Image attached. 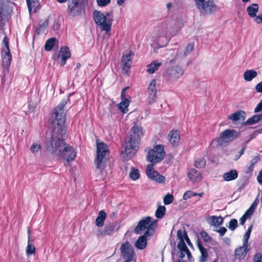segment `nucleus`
<instances>
[{
    "label": "nucleus",
    "instance_id": "nucleus-23",
    "mask_svg": "<svg viewBox=\"0 0 262 262\" xmlns=\"http://www.w3.org/2000/svg\"><path fill=\"white\" fill-rule=\"evenodd\" d=\"M150 236V235H145V234L140 236L135 244L136 247L140 250L144 249L147 245L146 237Z\"/></svg>",
    "mask_w": 262,
    "mask_h": 262
},
{
    "label": "nucleus",
    "instance_id": "nucleus-25",
    "mask_svg": "<svg viewBox=\"0 0 262 262\" xmlns=\"http://www.w3.org/2000/svg\"><path fill=\"white\" fill-rule=\"evenodd\" d=\"M197 245L201 253L199 262H206L208 256L206 249L204 248L200 242H198Z\"/></svg>",
    "mask_w": 262,
    "mask_h": 262
},
{
    "label": "nucleus",
    "instance_id": "nucleus-17",
    "mask_svg": "<svg viewBox=\"0 0 262 262\" xmlns=\"http://www.w3.org/2000/svg\"><path fill=\"white\" fill-rule=\"evenodd\" d=\"M120 228V224L115 222L110 223L105 226L103 233L106 235H110L116 232Z\"/></svg>",
    "mask_w": 262,
    "mask_h": 262
},
{
    "label": "nucleus",
    "instance_id": "nucleus-11",
    "mask_svg": "<svg viewBox=\"0 0 262 262\" xmlns=\"http://www.w3.org/2000/svg\"><path fill=\"white\" fill-rule=\"evenodd\" d=\"M120 250L123 257L126 258V260H129V262H130L133 258L134 252L128 241L122 244Z\"/></svg>",
    "mask_w": 262,
    "mask_h": 262
},
{
    "label": "nucleus",
    "instance_id": "nucleus-50",
    "mask_svg": "<svg viewBox=\"0 0 262 262\" xmlns=\"http://www.w3.org/2000/svg\"><path fill=\"white\" fill-rule=\"evenodd\" d=\"M194 48V44L193 43H189L186 46L184 54L185 56H186L187 54L190 53L193 49Z\"/></svg>",
    "mask_w": 262,
    "mask_h": 262
},
{
    "label": "nucleus",
    "instance_id": "nucleus-59",
    "mask_svg": "<svg viewBox=\"0 0 262 262\" xmlns=\"http://www.w3.org/2000/svg\"><path fill=\"white\" fill-rule=\"evenodd\" d=\"M258 203V200L257 199V198H256L254 200V201L253 202V203H252V204L251 205V206L249 208L251 209L253 211H254V210L257 206Z\"/></svg>",
    "mask_w": 262,
    "mask_h": 262
},
{
    "label": "nucleus",
    "instance_id": "nucleus-60",
    "mask_svg": "<svg viewBox=\"0 0 262 262\" xmlns=\"http://www.w3.org/2000/svg\"><path fill=\"white\" fill-rule=\"evenodd\" d=\"M104 16H106V18H111L112 19V23L113 20V11H111L110 12H107L104 14Z\"/></svg>",
    "mask_w": 262,
    "mask_h": 262
},
{
    "label": "nucleus",
    "instance_id": "nucleus-24",
    "mask_svg": "<svg viewBox=\"0 0 262 262\" xmlns=\"http://www.w3.org/2000/svg\"><path fill=\"white\" fill-rule=\"evenodd\" d=\"M238 177L237 171L232 169L223 174V179L226 181H230L236 179Z\"/></svg>",
    "mask_w": 262,
    "mask_h": 262
},
{
    "label": "nucleus",
    "instance_id": "nucleus-13",
    "mask_svg": "<svg viewBox=\"0 0 262 262\" xmlns=\"http://www.w3.org/2000/svg\"><path fill=\"white\" fill-rule=\"evenodd\" d=\"M70 57L71 52L69 48L67 46L61 47L60 49L59 53L57 57L60 66H64L67 60L69 59Z\"/></svg>",
    "mask_w": 262,
    "mask_h": 262
},
{
    "label": "nucleus",
    "instance_id": "nucleus-52",
    "mask_svg": "<svg viewBox=\"0 0 262 262\" xmlns=\"http://www.w3.org/2000/svg\"><path fill=\"white\" fill-rule=\"evenodd\" d=\"M111 0H97V4L99 7H105L111 3Z\"/></svg>",
    "mask_w": 262,
    "mask_h": 262
},
{
    "label": "nucleus",
    "instance_id": "nucleus-64",
    "mask_svg": "<svg viewBox=\"0 0 262 262\" xmlns=\"http://www.w3.org/2000/svg\"><path fill=\"white\" fill-rule=\"evenodd\" d=\"M255 21L258 24L261 23L262 22V15L256 16L255 18Z\"/></svg>",
    "mask_w": 262,
    "mask_h": 262
},
{
    "label": "nucleus",
    "instance_id": "nucleus-27",
    "mask_svg": "<svg viewBox=\"0 0 262 262\" xmlns=\"http://www.w3.org/2000/svg\"><path fill=\"white\" fill-rule=\"evenodd\" d=\"M162 63L158 60L152 61L147 66V72L149 74L154 73L161 66Z\"/></svg>",
    "mask_w": 262,
    "mask_h": 262
},
{
    "label": "nucleus",
    "instance_id": "nucleus-53",
    "mask_svg": "<svg viewBox=\"0 0 262 262\" xmlns=\"http://www.w3.org/2000/svg\"><path fill=\"white\" fill-rule=\"evenodd\" d=\"M200 234L205 242H208L210 241L211 237L206 231H201Z\"/></svg>",
    "mask_w": 262,
    "mask_h": 262
},
{
    "label": "nucleus",
    "instance_id": "nucleus-14",
    "mask_svg": "<svg viewBox=\"0 0 262 262\" xmlns=\"http://www.w3.org/2000/svg\"><path fill=\"white\" fill-rule=\"evenodd\" d=\"M156 85V81L155 79H152L147 89L148 103L150 104L154 103L157 98V89Z\"/></svg>",
    "mask_w": 262,
    "mask_h": 262
},
{
    "label": "nucleus",
    "instance_id": "nucleus-43",
    "mask_svg": "<svg viewBox=\"0 0 262 262\" xmlns=\"http://www.w3.org/2000/svg\"><path fill=\"white\" fill-rule=\"evenodd\" d=\"M173 201V196L169 193L167 194L163 199V202L165 205H169L172 203Z\"/></svg>",
    "mask_w": 262,
    "mask_h": 262
},
{
    "label": "nucleus",
    "instance_id": "nucleus-29",
    "mask_svg": "<svg viewBox=\"0 0 262 262\" xmlns=\"http://www.w3.org/2000/svg\"><path fill=\"white\" fill-rule=\"evenodd\" d=\"M28 7L30 12H36L39 6L38 0H26Z\"/></svg>",
    "mask_w": 262,
    "mask_h": 262
},
{
    "label": "nucleus",
    "instance_id": "nucleus-46",
    "mask_svg": "<svg viewBox=\"0 0 262 262\" xmlns=\"http://www.w3.org/2000/svg\"><path fill=\"white\" fill-rule=\"evenodd\" d=\"M237 227V221L236 219H231L229 223L228 228L231 231L234 230Z\"/></svg>",
    "mask_w": 262,
    "mask_h": 262
},
{
    "label": "nucleus",
    "instance_id": "nucleus-28",
    "mask_svg": "<svg viewBox=\"0 0 262 262\" xmlns=\"http://www.w3.org/2000/svg\"><path fill=\"white\" fill-rule=\"evenodd\" d=\"M93 17L95 24L97 25L100 23L101 21L105 20L106 16H104V14L101 12L97 10H95L93 12Z\"/></svg>",
    "mask_w": 262,
    "mask_h": 262
},
{
    "label": "nucleus",
    "instance_id": "nucleus-30",
    "mask_svg": "<svg viewBox=\"0 0 262 262\" xmlns=\"http://www.w3.org/2000/svg\"><path fill=\"white\" fill-rule=\"evenodd\" d=\"M258 10V5L257 4H252L247 9L249 15L253 18L256 17V13Z\"/></svg>",
    "mask_w": 262,
    "mask_h": 262
},
{
    "label": "nucleus",
    "instance_id": "nucleus-62",
    "mask_svg": "<svg viewBox=\"0 0 262 262\" xmlns=\"http://www.w3.org/2000/svg\"><path fill=\"white\" fill-rule=\"evenodd\" d=\"M253 211L250 209V208H249L246 211V212L244 213V215H245V216H246L247 217H250L251 214H252Z\"/></svg>",
    "mask_w": 262,
    "mask_h": 262
},
{
    "label": "nucleus",
    "instance_id": "nucleus-37",
    "mask_svg": "<svg viewBox=\"0 0 262 262\" xmlns=\"http://www.w3.org/2000/svg\"><path fill=\"white\" fill-rule=\"evenodd\" d=\"M9 52H10V49L9 47V39L8 37L5 36L4 38H3V41H2V52H7L9 53Z\"/></svg>",
    "mask_w": 262,
    "mask_h": 262
},
{
    "label": "nucleus",
    "instance_id": "nucleus-58",
    "mask_svg": "<svg viewBox=\"0 0 262 262\" xmlns=\"http://www.w3.org/2000/svg\"><path fill=\"white\" fill-rule=\"evenodd\" d=\"M256 92L262 94V81L258 83L255 86Z\"/></svg>",
    "mask_w": 262,
    "mask_h": 262
},
{
    "label": "nucleus",
    "instance_id": "nucleus-36",
    "mask_svg": "<svg viewBox=\"0 0 262 262\" xmlns=\"http://www.w3.org/2000/svg\"><path fill=\"white\" fill-rule=\"evenodd\" d=\"M166 208L164 206H159L156 211L155 215L157 218L161 219L165 214Z\"/></svg>",
    "mask_w": 262,
    "mask_h": 262
},
{
    "label": "nucleus",
    "instance_id": "nucleus-35",
    "mask_svg": "<svg viewBox=\"0 0 262 262\" xmlns=\"http://www.w3.org/2000/svg\"><path fill=\"white\" fill-rule=\"evenodd\" d=\"M56 41L55 38H51L48 39L45 43V50L47 51L51 50Z\"/></svg>",
    "mask_w": 262,
    "mask_h": 262
},
{
    "label": "nucleus",
    "instance_id": "nucleus-34",
    "mask_svg": "<svg viewBox=\"0 0 262 262\" xmlns=\"http://www.w3.org/2000/svg\"><path fill=\"white\" fill-rule=\"evenodd\" d=\"M33 240L31 239V236H28V245L26 248V253L27 255L33 254L35 253V247L32 244Z\"/></svg>",
    "mask_w": 262,
    "mask_h": 262
},
{
    "label": "nucleus",
    "instance_id": "nucleus-32",
    "mask_svg": "<svg viewBox=\"0 0 262 262\" xmlns=\"http://www.w3.org/2000/svg\"><path fill=\"white\" fill-rule=\"evenodd\" d=\"M261 119H262V114H256L249 118L245 122V124L246 125L254 124L258 122Z\"/></svg>",
    "mask_w": 262,
    "mask_h": 262
},
{
    "label": "nucleus",
    "instance_id": "nucleus-3",
    "mask_svg": "<svg viewBox=\"0 0 262 262\" xmlns=\"http://www.w3.org/2000/svg\"><path fill=\"white\" fill-rule=\"evenodd\" d=\"M157 228V221L152 220L150 216H147L139 222L134 232L135 233L139 234L146 229L144 232L145 235H152Z\"/></svg>",
    "mask_w": 262,
    "mask_h": 262
},
{
    "label": "nucleus",
    "instance_id": "nucleus-5",
    "mask_svg": "<svg viewBox=\"0 0 262 262\" xmlns=\"http://www.w3.org/2000/svg\"><path fill=\"white\" fill-rule=\"evenodd\" d=\"M197 8L201 14L208 15L214 13L216 6L213 0H194Z\"/></svg>",
    "mask_w": 262,
    "mask_h": 262
},
{
    "label": "nucleus",
    "instance_id": "nucleus-15",
    "mask_svg": "<svg viewBox=\"0 0 262 262\" xmlns=\"http://www.w3.org/2000/svg\"><path fill=\"white\" fill-rule=\"evenodd\" d=\"M246 118V113L243 111H238L228 116V119L231 120L233 124L243 122Z\"/></svg>",
    "mask_w": 262,
    "mask_h": 262
},
{
    "label": "nucleus",
    "instance_id": "nucleus-19",
    "mask_svg": "<svg viewBox=\"0 0 262 262\" xmlns=\"http://www.w3.org/2000/svg\"><path fill=\"white\" fill-rule=\"evenodd\" d=\"M101 31H104L107 35H108L111 30L112 26V19L111 18H106L105 20L101 21V22L97 25Z\"/></svg>",
    "mask_w": 262,
    "mask_h": 262
},
{
    "label": "nucleus",
    "instance_id": "nucleus-10",
    "mask_svg": "<svg viewBox=\"0 0 262 262\" xmlns=\"http://www.w3.org/2000/svg\"><path fill=\"white\" fill-rule=\"evenodd\" d=\"M61 154L58 157H62L67 162L73 161L76 156V152L73 147L65 143L61 149Z\"/></svg>",
    "mask_w": 262,
    "mask_h": 262
},
{
    "label": "nucleus",
    "instance_id": "nucleus-22",
    "mask_svg": "<svg viewBox=\"0 0 262 262\" xmlns=\"http://www.w3.org/2000/svg\"><path fill=\"white\" fill-rule=\"evenodd\" d=\"M177 236L180 239V242H179L177 246L178 249L181 251L185 252L188 250V248L185 243L184 237L182 235V231L181 229L177 231Z\"/></svg>",
    "mask_w": 262,
    "mask_h": 262
},
{
    "label": "nucleus",
    "instance_id": "nucleus-57",
    "mask_svg": "<svg viewBox=\"0 0 262 262\" xmlns=\"http://www.w3.org/2000/svg\"><path fill=\"white\" fill-rule=\"evenodd\" d=\"M227 231V229L225 227H221L220 229L216 230V232L220 233L221 236L224 235Z\"/></svg>",
    "mask_w": 262,
    "mask_h": 262
},
{
    "label": "nucleus",
    "instance_id": "nucleus-56",
    "mask_svg": "<svg viewBox=\"0 0 262 262\" xmlns=\"http://www.w3.org/2000/svg\"><path fill=\"white\" fill-rule=\"evenodd\" d=\"M262 111V99L257 104L256 107L254 109L255 113H258Z\"/></svg>",
    "mask_w": 262,
    "mask_h": 262
},
{
    "label": "nucleus",
    "instance_id": "nucleus-44",
    "mask_svg": "<svg viewBox=\"0 0 262 262\" xmlns=\"http://www.w3.org/2000/svg\"><path fill=\"white\" fill-rule=\"evenodd\" d=\"M41 149L40 144L36 143H34L30 147V150L33 154L37 153Z\"/></svg>",
    "mask_w": 262,
    "mask_h": 262
},
{
    "label": "nucleus",
    "instance_id": "nucleus-18",
    "mask_svg": "<svg viewBox=\"0 0 262 262\" xmlns=\"http://www.w3.org/2000/svg\"><path fill=\"white\" fill-rule=\"evenodd\" d=\"M187 175L188 178L193 183L200 182L202 180V176L200 172L194 168L188 169Z\"/></svg>",
    "mask_w": 262,
    "mask_h": 262
},
{
    "label": "nucleus",
    "instance_id": "nucleus-48",
    "mask_svg": "<svg viewBox=\"0 0 262 262\" xmlns=\"http://www.w3.org/2000/svg\"><path fill=\"white\" fill-rule=\"evenodd\" d=\"M259 160V157L256 156L250 161V165L248 167L249 170H252L253 168L254 165L257 163Z\"/></svg>",
    "mask_w": 262,
    "mask_h": 262
},
{
    "label": "nucleus",
    "instance_id": "nucleus-21",
    "mask_svg": "<svg viewBox=\"0 0 262 262\" xmlns=\"http://www.w3.org/2000/svg\"><path fill=\"white\" fill-rule=\"evenodd\" d=\"M248 250L249 249L247 248V246H244V244H243L242 246L239 247L235 250V258H244L246 256Z\"/></svg>",
    "mask_w": 262,
    "mask_h": 262
},
{
    "label": "nucleus",
    "instance_id": "nucleus-16",
    "mask_svg": "<svg viewBox=\"0 0 262 262\" xmlns=\"http://www.w3.org/2000/svg\"><path fill=\"white\" fill-rule=\"evenodd\" d=\"M168 138L171 145L178 146L180 141V137L178 130L172 129L168 134Z\"/></svg>",
    "mask_w": 262,
    "mask_h": 262
},
{
    "label": "nucleus",
    "instance_id": "nucleus-41",
    "mask_svg": "<svg viewBox=\"0 0 262 262\" xmlns=\"http://www.w3.org/2000/svg\"><path fill=\"white\" fill-rule=\"evenodd\" d=\"M252 226H251L246 231L243 239L244 246H247L248 240L251 232Z\"/></svg>",
    "mask_w": 262,
    "mask_h": 262
},
{
    "label": "nucleus",
    "instance_id": "nucleus-8",
    "mask_svg": "<svg viewBox=\"0 0 262 262\" xmlns=\"http://www.w3.org/2000/svg\"><path fill=\"white\" fill-rule=\"evenodd\" d=\"M236 132L233 129H227L223 132L220 137L215 140L216 145L222 146L228 143L236 137Z\"/></svg>",
    "mask_w": 262,
    "mask_h": 262
},
{
    "label": "nucleus",
    "instance_id": "nucleus-51",
    "mask_svg": "<svg viewBox=\"0 0 262 262\" xmlns=\"http://www.w3.org/2000/svg\"><path fill=\"white\" fill-rule=\"evenodd\" d=\"M7 15L2 10H0V26L3 25L4 23L7 20Z\"/></svg>",
    "mask_w": 262,
    "mask_h": 262
},
{
    "label": "nucleus",
    "instance_id": "nucleus-12",
    "mask_svg": "<svg viewBox=\"0 0 262 262\" xmlns=\"http://www.w3.org/2000/svg\"><path fill=\"white\" fill-rule=\"evenodd\" d=\"M154 165L150 164L147 165L146 172L147 176L151 180L158 183H163L165 181V178L164 176L160 175L158 172L154 169Z\"/></svg>",
    "mask_w": 262,
    "mask_h": 262
},
{
    "label": "nucleus",
    "instance_id": "nucleus-61",
    "mask_svg": "<svg viewBox=\"0 0 262 262\" xmlns=\"http://www.w3.org/2000/svg\"><path fill=\"white\" fill-rule=\"evenodd\" d=\"M258 182L262 185V169L259 172L257 177Z\"/></svg>",
    "mask_w": 262,
    "mask_h": 262
},
{
    "label": "nucleus",
    "instance_id": "nucleus-54",
    "mask_svg": "<svg viewBox=\"0 0 262 262\" xmlns=\"http://www.w3.org/2000/svg\"><path fill=\"white\" fill-rule=\"evenodd\" d=\"M182 235L184 237V240L185 239L187 243L188 244V245L189 246H192V243H191L190 242V240L189 239L188 235H187V232L185 230H184L183 231H182Z\"/></svg>",
    "mask_w": 262,
    "mask_h": 262
},
{
    "label": "nucleus",
    "instance_id": "nucleus-40",
    "mask_svg": "<svg viewBox=\"0 0 262 262\" xmlns=\"http://www.w3.org/2000/svg\"><path fill=\"white\" fill-rule=\"evenodd\" d=\"M211 218L213 226H220L223 223L224 219L221 216H212Z\"/></svg>",
    "mask_w": 262,
    "mask_h": 262
},
{
    "label": "nucleus",
    "instance_id": "nucleus-7",
    "mask_svg": "<svg viewBox=\"0 0 262 262\" xmlns=\"http://www.w3.org/2000/svg\"><path fill=\"white\" fill-rule=\"evenodd\" d=\"M165 156L163 146L159 145L148 151L147 158L150 162L157 163L161 161Z\"/></svg>",
    "mask_w": 262,
    "mask_h": 262
},
{
    "label": "nucleus",
    "instance_id": "nucleus-2",
    "mask_svg": "<svg viewBox=\"0 0 262 262\" xmlns=\"http://www.w3.org/2000/svg\"><path fill=\"white\" fill-rule=\"evenodd\" d=\"M132 133L127 136L125 139V148L122 154L125 160L130 159L137 150L140 141V137L142 135V130L137 125L132 128Z\"/></svg>",
    "mask_w": 262,
    "mask_h": 262
},
{
    "label": "nucleus",
    "instance_id": "nucleus-4",
    "mask_svg": "<svg viewBox=\"0 0 262 262\" xmlns=\"http://www.w3.org/2000/svg\"><path fill=\"white\" fill-rule=\"evenodd\" d=\"M110 151L108 146L103 142L97 143V155L95 163L97 169L103 170L106 162L109 159Z\"/></svg>",
    "mask_w": 262,
    "mask_h": 262
},
{
    "label": "nucleus",
    "instance_id": "nucleus-20",
    "mask_svg": "<svg viewBox=\"0 0 262 262\" xmlns=\"http://www.w3.org/2000/svg\"><path fill=\"white\" fill-rule=\"evenodd\" d=\"M2 57L3 66L7 70H8L12 60V56L10 52H9V53L2 52Z\"/></svg>",
    "mask_w": 262,
    "mask_h": 262
},
{
    "label": "nucleus",
    "instance_id": "nucleus-26",
    "mask_svg": "<svg viewBox=\"0 0 262 262\" xmlns=\"http://www.w3.org/2000/svg\"><path fill=\"white\" fill-rule=\"evenodd\" d=\"M106 217V214L103 210L99 211L95 221L96 225L98 227H102Z\"/></svg>",
    "mask_w": 262,
    "mask_h": 262
},
{
    "label": "nucleus",
    "instance_id": "nucleus-1",
    "mask_svg": "<svg viewBox=\"0 0 262 262\" xmlns=\"http://www.w3.org/2000/svg\"><path fill=\"white\" fill-rule=\"evenodd\" d=\"M69 101V98L62 100L54 108L52 115L50 127L52 135L46 142V147L48 151L53 156H59L61 149L66 143L62 138L67 133L65 125L66 113L63 109L65 105Z\"/></svg>",
    "mask_w": 262,
    "mask_h": 262
},
{
    "label": "nucleus",
    "instance_id": "nucleus-45",
    "mask_svg": "<svg viewBox=\"0 0 262 262\" xmlns=\"http://www.w3.org/2000/svg\"><path fill=\"white\" fill-rule=\"evenodd\" d=\"M122 66V71L123 74H127L130 67L131 63L128 62H121Z\"/></svg>",
    "mask_w": 262,
    "mask_h": 262
},
{
    "label": "nucleus",
    "instance_id": "nucleus-38",
    "mask_svg": "<svg viewBox=\"0 0 262 262\" xmlns=\"http://www.w3.org/2000/svg\"><path fill=\"white\" fill-rule=\"evenodd\" d=\"M129 177L134 181L138 179L140 177L139 170L138 169L135 168L134 167H132L129 172Z\"/></svg>",
    "mask_w": 262,
    "mask_h": 262
},
{
    "label": "nucleus",
    "instance_id": "nucleus-39",
    "mask_svg": "<svg viewBox=\"0 0 262 262\" xmlns=\"http://www.w3.org/2000/svg\"><path fill=\"white\" fill-rule=\"evenodd\" d=\"M206 160L204 158H198L194 163V166L198 168H202L206 165Z\"/></svg>",
    "mask_w": 262,
    "mask_h": 262
},
{
    "label": "nucleus",
    "instance_id": "nucleus-47",
    "mask_svg": "<svg viewBox=\"0 0 262 262\" xmlns=\"http://www.w3.org/2000/svg\"><path fill=\"white\" fill-rule=\"evenodd\" d=\"M198 193L194 192L190 190L186 191L183 196V199L185 200H186L188 199H190L194 196H197Z\"/></svg>",
    "mask_w": 262,
    "mask_h": 262
},
{
    "label": "nucleus",
    "instance_id": "nucleus-42",
    "mask_svg": "<svg viewBox=\"0 0 262 262\" xmlns=\"http://www.w3.org/2000/svg\"><path fill=\"white\" fill-rule=\"evenodd\" d=\"M183 25L181 24L180 25L176 26L173 28L170 29L169 31V35L171 36H173L176 35L181 29L182 28Z\"/></svg>",
    "mask_w": 262,
    "mask_h": 262
},
{
    "label": "nucleus",
    "instance_id": "nucleus-55",
    "mask_svg": "<svg viewBox=\"0 0 262 262\" xmlns=\"http://www.w3.org/2000/svg\"><path fill=\"white\" fill-rule=\"evenodd\" d=\"M254 262H262V255L259 253H256L254 257Z\"/></svg>",
    "mask_w": 262,
    "mask_h": 262
},
{
    "label": "nucleus",
    "instance_id": "nucleus-31",
    "mask_svg": "<svg viewBox=\"0 0 262 262\" xmlns=\"http://www.w3.org/2000/svg\"><path fill=\"white\" fill-rule=\"evenodd\" d=\"M257 73L256 71L250 70L245 72L244 74V79L247 81H251L254 78L256 77Z\"/></svg>",
    "mask_w": 262,
    "mask_h": 262
},
{
    "label": "nucleus",
    "instance_id": "nucleus-63",
    "mask_svg": "<svg viewBox=\"0 0 262 262\" xmlns=\"http://www.w3.org/2000/svg\"><path fill=\"white\" fill-rule=\"evenodd\" d=\"M247 218L248 217L246 216L243 215L239 220L240 224L243 225L245 224Z\"/></svg>",
    "mask_w": 262,
    "mask_h": 262
},
{
    "label": "nucleus",
    "instance_id": "nucleus-9",
    "mask_svg": "<svg viewBox=\"0 0 262 262\" xmlns=\"http://www.w3.org/2000/svg\"><path fill=\"white\" fill-rule=\"evenodd\" d=\"M184 73L182 68L179 66L172 67L167 69L166 76L169 81H176Z\"/></svg>",
    "mask_w": 262,
    "mask_h": 262
},
{
    "label": "nucleus",
    "instance_id": "nucleus-6",
    "mask_svg": "<svg viewBox=\"0 0 262 262\" xmlns=\"http://www.w3.org/2000/svg\"><path fill=\"white\" fill-rule=\"evenodd\" d=\"M68 13L73 17L78 16L84 10L83 0H68Z\"/></svg>",
    "mask_w": 262,
    "mask_h": 262
},
{
    "label": "nucleus",
    "instance_id": "nucleus-49",
    "mask_svg": "<svg viewBox=\"0 0 262 262\" xmlns=\"http://www.w3.org/2000/svg\"><path fill=\"white\" fill-rule=\"evenodd\" d=\"M131 53L132 52H130L128 54L126 55H123L121 59V61L124 62L131 63Z\"/></svg>",
    "mask_w": 262,
    "mask_h": 262
},
{
    "label": "nucleus",
    "instance_id": "nucleus-33",
    "mask_svg": "<svg viewBox=\"0 0 262 262\" xmlns=\"http://www.w3.org/2000/svg\"><path fill=\"white\" fill-rule=\"evenodd\" d=\"M122 101L119 104V108L123 113H125L127 111V107L129 104V101L125 97L121 98Z\"/></svg>",
    "mask_w": 262,
    "mask_h": 262
}]
</instances>
